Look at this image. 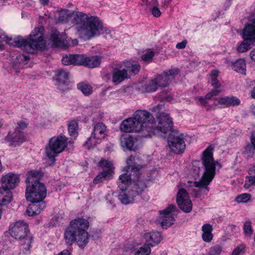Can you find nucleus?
<instances>
[{
  "instance_id": "1a4fd4ad",
  "label": "nucleus",
  "mask_w": 255,
  "mask_h": 255,
  "mask_svg": "<svg viewBox=\"0 0 255 255\" xmlns=\"http://www.w3.org/2000/svg\"><path fill=\"white\" fill-rule=\"evenodd\" d=\"M144 238L146 242H151L153 245H152L151 243H149L139 248L126 247V251L129 250L131 251L130 254H135V255H149L151 252L150 246L158 244L162 239L160 233L158 232L145 233L144 235Z\"/></svg>"
},
{
  "instance_id": "3c124183",
  "label": "nucleus",
  "mask_w": 255,
  "mask_h": 255,
  "mask_svg": "<svg viewBox=\"0 0 255 255\" xmlns=\"http://www.w3.org/2000/svg\"><path fill=\"white\" fill-rule=\"evenodd\" d=\"M127 92V88L121 89L114 92V94L116 95L117 97H122L124 96Z\"/></svg>"
},
{
  "instance_id": "4d7b16f0",
  "label": "nucleus",
  "mask_w": 255,
  "mask_h": 255,
  "mask_svg": "<svg viewBox=\"0 0 255 255\" xmlns=\"http://www.w3.org/2000/svg\"><path fill=\"white\" fill-rule=\"evenodd\" d=\"M251 185H255V183L253 182V179L250 177L248 181H246L244 184V187L246 189H248Z\"/></svg>"
},
{
  "instance_id": "6e6d98bb",
  "label": "nucleus",
  "mask_w": 255,
  "mask_h": 255,
  "mask_svg": "<svg viewBox=\"0 0 255 255\" xmlns=\"http://www.w3.org/2000/svg\"><path fill=\"white\" fill-rule=\"evenodd\" d=\"M187 44V40H184L182 42L178 43L176 45V48L178 49H182L185 48Z\"/></svg>"
},
{
  "instance_id": "393cba45",
  "label": "nucleus",
  "mask_w": 255,
  "mask_h": 255,
  "mask_svg": "<svg viewBox=\"0 0 255 255\" xmlns=\"http://www.w3.org/2000/svg\"><path fill=\"white\" fill-rule=\"evenodd\" d=\"M136 141V139L130 135L122 136L120 138L122 147L129 150H134L135 149L134 144Z\"/></svg>"
},
{
  "instance_id": "864d4df0",
  "label": "nucleus",
  "mask_w": 255,
  "mask_h": 255,
  "mask_svg": "<svg viewBox=\"0 0 255 255\" xmlns=\"http://www.w3.org/2000/svg\"><path fill=\"white\" fill-rule=\"evenodd\" d=\"M145 4L147 6V8H149L150 7H152L155 6H158V3L157 0H151L150 1H146Z\"/></svg>"
},
{
  "instance_id": "603ef678",
  "label": "nucleus",
  "mask_w": 255,
  "mask_h": 255,
  "mask_svg": "<svg viewBox=\"0 0 255 255\" xmlns=\"http://www.w3.org/2000/svg\"><path fill=\"white\" fill-rule=\"evenodd\" d=\"M211 85L214 88L221 89L222 87L221 83L217 79L211 80Z\"/></svg>"
},
{
  "instance_id": "e433bc0d",
  "label": "nucleus",
  "mask_w": 255,
  "mask_h": 255,
  "mask_svg": "<svg viewBox=\"0 0 255 255\" xmlns=\"http://www.w3.org/2000/svg\"><path fill=\"white\" fill-rule=\"evenodd\" d=\"M99 165L102 168H105L103 171H109V175H111L112 173L113 172V165L111 162L103 160L99 162Z\"/></svg>"
},
{
  "instance_id": "79ce46f5",
  "label": "nucleus",
  "mask_w": 255,
  "mask_h": 255,
  "mask_svg": "<svg viewBox=\"0 0 255 255\" xmlns=\"http://www.w3.org/2000/svg\"><path fill=\"white\" fill-rule=\"evenodd\" d=\"M223 90L221 89L214 88L212 91L207 93L206 95V99H211L212 97L218 96L222 93Z\"/></svg>"
},
{
  "instance_id": "7c9ffc66",
  "label": "nucleus",
  "mask_w": 255,
  "mask_h": 255,
  "mask_svg": "<svg viewBox=\"0 0 255 255\" xmlns=\"http://www.w3.org/2000/svg\"><path fill=\"white\" fill-rule=\"evenodd\" d=\"M254 43L249 40H244L238 46L237 51L239 53L246 52L250 49L254 45Z\"/></svg>"
},
{
  "instance_id": "f03ea898",
  "label": "nucleus",
  "mask_w": 255,
  "mask_h": 255,
  "mask_svg": "<svg viewBox=\"0 0 255 255\" xmlns=\"http://www.w3.org/2000/svg\"><path fill=\"white\" fill-rule=\"evenodd\" d=\"M214 147L212 145L209 146L202 153V161H195L193 163L191 172L195 179L199 177L201 171L204 172L201 179L199 181L193 183V186L198 188H204L208 191V185L211 182L215 174V166L219 164L213 159V150Z\"/></svg>"
},
{
  "instance_id": "9d476101",
  "label": "nucleus",
  "mask_w": 255,
  "mask_h": 255,
  "mask_svg": "<svg viewBox=\"0 0 255 255\" xmlns=\"http://www.w3.org/2000/svg\"><path fill=\"white\" fill-rule=\"evenodd\" d=\"M67 145V138L65 136L53 137L50 139L48 146L46 148V154L52 163L54 162L55 157L63 151Z\"/></svg>"
},
{
  "instance_id": "5701e85b",
  "label": "nucleus",
  "mask_w": 255,
  "mask_h": 255,
  "mask_svg": "<svg viewBox=\"0 0 255 255\" xmlns=\"http://www.w3.org/2000/svg\"><path fill=\"white\" fill-rule=\"evenodd\" d=\"M129 78H130V75L128 73V69L125 68L114 69L112 80L115 84H119L125 79Z\"/></svg>"
},
{
  "instance_id": "ddd939ff",
  "label": "nucleus",
  "mask_w": 255,
  "mask_h": 255,
  "mask_svg": "<svg viewBox=\"0 0 255 255\" xmlns=\"http://www.w3.org/2000/svg\"><path fill=\"white\" fill-rule=\"evenodd\" d=\"M157 119L158 125L157 127L154 125L153 135L159 134L160 133H166L172 129L173 122L168 114L159 112L157 115Z\"/></svg>"
},
{
  "instance_id": "5fc2aeb1",
  "label": "nucleus",
  "mask_w": 255,
  "mask_h": 255,
  "mask_svg": "<svg viewBox=\"0 0 255 255\" xmlns=\"http://www.w3.org/2000/svg\"><path fill=\"white\" fill-rule=\"evenodd\" d=\"M249 173L250 175V177L253 179V182L255 185V165L252 166L249 169Z\"/></svg>"
},
{
  "instance_id": "a211bd4d",
  "label": "nucleus",
  "mask_w": 255,
  "mask_h": 255,
  "mask_svg": "<svg viewBox=\"0 0 255 255\" xmlns=\"http://www.w3.org/2000/svg\"><path fill=\"white\" fill-rule=\"evenodd\" d=\"M244 40L255 43V17L251 18L249 22L246 24L242 31Z\"/></svg>"
},
{
  "instance_id": "f704fd0d",
  "label": "nucleus",
  "mask_w": 255,
  "mask_h": 255,
  "mask_svg": "<svg viewBox=\"0 0 255 255\" xmlns=\"http://www.w3.org/2000/svg\"><path fill=\"white\" fill-rule=\"evenodd\" d=\"M102 140H98L95 138L93 134L88 138L84 146L88 149H91L95 147L97 144L100 143Z\"/></svg>"
},
{
  "instance_id": "69168bd1",
  "label": "nucleus",
  "mask_w": 255,
  "mask_h": 255,
  "mask_svg": "<svg viewBox=\"0 0 255 255\" xmlns=\"http://www.w3.org/2000/svg\"><path fill=\"white\" fill-rule=\"evenodd\" d=\"M251 140L253 145L255 146V133L253 134Z\"/></svg>"
},
{
  "instance_id": "20e7f679",
  "label": "nucleus",
  "mask_w": 255,
  "mask_h": 255,
  "mask_svg": "<svg viewBox=\"0 0 255 255\" xmlns=\"http://www.w3.org/2000/svg\"><path fill=\"white\" fill-rule=\"evenodd\" d=\"M43 28L42 27L35 28L29 35L30 40L21 37L16 38H8L4 33L0 29V48H2L1 42L6 41V43L14 47H20L28 53H34L35 50H43L46 46L43 39Z\"/></svg>"
},
{
  "instance_id": "09e8293b",
  "label": "nucleus",
  "mask_w": 255,
  "mask_h": 255,
  "mask_svg": "<svg viewBox=\"0 0 255 255\" xmlns=\"http://www.w3.org/2000/svg\"><path fill=\"white\" fill-rule=\"evenodd\" d=\"M154 55V53L152 51L147 52L141 56V59L144 61H150Z\"/></svg>"
},
{
  "instance_id": "4be33fe9",
  "label": "nucleus",
  "mask_w": 255,
  "mask_h": 255,
  "mask_svg": "<svg viewBox=\"0 0 255 255\" xmlns=\"http://www.w3.org/2000/svg\"><path fill=\"white\" fill-rule=\"evenodd\" d=\"M54 80L56 82V85L61 88L63 86L67 85L68 83V73L63 69H59L56 71Z\"/></svg>"
},
{
  "instance_id": "a18cd8bd",
  "label": "nucleus",
  "mask_w": 255,
  "mask_h": 255,
  "mask_svg": "<svg viewBox=\"0 0 255 255\" xmlns=\"http://www.w3.org/2000/svg\"><path fill=\"white\" fill-rule=\"evenodd\" d=\"M62 63L65 65L74 64L73 55H65L62 58Z\"/></svg>"
},
{
  "instance_id": "a878e982",
  "label": "nucleus",
  "mask_w": 255,
  "mask_h": 255,
  "mask_svg": "<svg viewBox=\"0 0 255 255\" xmlns=\"http://www.w3.org/2000/svg\"><path fill=\"white\" fill-rule=\"evenodd\" d=\"M27 177L25 180L26 184L33 183L39 181L43 176V173L40 170H31L27 173Z\"/></svg>"
},
{
  "instance_id": "c9c22d12",
  "label": "nucleus",
  "mask_w": 255,
  "mask_h": 255,
  "mask_svg": "<svg viewBox=\"0 0 255 255\" xmlns=\"http://www.w3.org/2000/svg\"><path fill=\"white\" fill-rule=\"evenodd\" d=\"M74 64L85 66L86 56L83 54H73Z\"/></svg>"
},
{
  "instance_id": "6ab92c4d",
  "label": "nucleus",
  "mask_w": 255,
  "mask_h": 255,
  "mask_svg": "<svg viewBox=\"0 0 255 255\" xmlns=\"http://www.w3.org/2000/svg\"><path fill=\"white\" fill-rule=\"evenodd\" d=\"M66 36L63 33H60L56 29H52L50 39L53 46L56 47L65 48L67 45L65 42Z\"/></svg>"
},
{
  "instance_id": "473e14b6",
  "label": "nucleus",
  "mask_w": 255,
  "mask_h": 255,
  "mask_svg": "<svg viewBox=\"0 0 255 255\" xmlns=\"http://www.w3.org/2000/svg\"><path fill=\"white\" fill-rule=\"evenodd\" d=\"M140 69V66L139 64L137 63H131L130 62H128L126 64V69H128V73L129 74L130 77L132 74H137L139 72Z\"/></svg>"
},
{
  "instance_id": "2f4dec72",
  "label": "nucleus",
  "mask_w": 255,
  "mask_h": 255,
  "mask_svg": "<svg viewBox=\"0 0 255 255\" xmlns=\"http://www.w3.org/2000/svg\"><path fill=\"white\" fill-rule=\"evenodd\" d=\"M77 88L84 95L89 96L93 92V88L87 83L82 82L77 85Z\"/></svg>"
},
{
  "instance_id": "052dcab7",
  "label": "nucleus",
  "mask_w": 255,
  "mask_h": 255,
  "mask_svg": "<svg viewBox=\"0 0 255 255\" xmlns=\"http://www.w3.org/2000/svg\"><path fill=\"white\" fill-rule=\"evenodd\" d=\"M202 188H199V190H194L193 191V193L192 194V196H194L195 198H198L199 197L200 195L201 192V189Z\"/></svg>"
},
{
  "instance_id": "de8ad7c7",
  "label": "nucleus",
  "mask_w": 255,
  "mask_h": 255,
  "mask_svg": "<svg viewBox=\"0 0 255 255\" xmlns=\"http://www.w3.org/2000/svg\"><path fill=\"white\" fill-rule=\"evenodd\" d=\"M255 150V146L252 143L251 144H248L246 145L244 152L245 154H248L249 156H250V155H252L253 154Z\"/></svg>"
},
{
  "instance_id": "7ed1b4c3",
  "label": "nucleus",
  "mask_w": 255,
  "mask_h": 255,
  "mask_svg": "<svg viewBox=\"0 0 255 255\" xmlns=\"http://www.w3.org/2000/svg\"><path fill=\"white\" fill-rule=\"evenodd\" d=\"M155 119L149 112L144 110H137L132 117L124 120L120 125V129L126 132L134 131L142 132L144 137L153 135Z\"/></svg>"
},
{
  "instance_id": "774afa93",
  "label": "nucleus",
  "mask_w": 255,
  "mask_h": 255,
  "mask_svg": "<svg viewBox=\"0 0 255 255\" xmlns=\"http://www.w3.org/2000/svg\"><path fill=\"white\" fill-rule=\"evenodd\" d=\"M41 3L43 5L47 4L48 3L49 0H40Z\"/></svg>"
},
{
  "instance_id": "f3484780",
  "label": "nucleus",
  "mask_w": 255,
  "mask_h": 255,
  "mask_svg": "<svg viewBox=\"0 0 255 255\" xmlns=\"http://www.w3.org/2000/svg\"><path fill=\"white\" fill-rule=\"evenodd\" d=\"M179 70L178 69H171L164 71L155 79L159 87H165L175 78V76L179 74Z\"/></svg>"
},
{
  "instance_id": "39448f33",
  "label": "nucleus",
  "mask_w": 255,
  "mask_h": 255,
  "mask_svg": "<svg viewBox=\"0 0 255 255\" xmlns=\"http://www.w3.org/2000/svg\"><path fill=\"white\" fill-rule=\"evenodd\" d=\"M89 227L88 220L77 218L70 222L69 227L64 232V239L67 244L72 245L76 242L80 247L89 242V235L87 231Z\"/></svg>"
},
{
  "instance_id": "2eb2a0df",
  "label": "nucleus",
  "mask_w": 255,
  "mask_h": 255,
  "mask_svg": "<svg viewBox=\"0 0 255 255\" xmlns=\"http://www.w3.org/2000/svg\"><path fill=\"white\" fill-rule=\"evenodd\" d=\"M175 209L176 206L171 204L164 210L160 211V216L159 218V221L163 228L167 229L174 224L175 217L171 214V212L174 211Z\"/></svg>"
},
{
  "instance_id": "338daca9",
  "label": "nucleus",
  "mask_w": 255,
  "mask_h": 255,
  "mask_svg": "<svg viewBox=\"0 0 255 255\" xmlns=\"http://www.w3.org/2000/svg\"><path fill=\"white\" fill-rule=\"evenodd\" d=\"M252 98L255 99V87L251 91Z\"/></svg>"
},
{
  "instance_id": "6e6552de",
  "label": "nucleus",
  "mask_w": 255,
  "mask_h": 255,
  "mask_svg": "<svg viewBox=\"0 0 255 255\" xmlns=\"http://www.w3.org/2000/svg\"><path fill=\"white\" fill-rule=\"evenodd\" d=\"M19 181V177L15 174L8 173L2 176V187L0 188V204L7 205L11 202L12 195L10 190L18 185Z\"/></svg>"
},
{
  "instance_id": "ea45409f",
  "label": "nucleus",
  "mask_w": 255,
  "mask_h": 255,
  "mask_svg": "<svg viewBox=\"0 0 255 255\" xmlns=\"http://www.w3.org/2000/svg\"><path fill=\"white\" fill-rule=\"evenodd\" d=\"M110 176L109 171H103L99 174L94 179L93 182L95 184H98L102 181L103 179H105L107 177Z\"/></svg>"
},
{
  "instance_id": "cd10ccee",
  "label": "nucleus",
  "mask_w": 255,
  "mask_h": 255,
  "mask_svg": "<svg viewBox=\"0 0 255 255\" xmlns=\"http://www.w3.org/2000/svg\"><path fill=\"white\" fill-rule=\"evenodd\" d=\"M232 67L234 71L243 74H246V63L245 60L242 59L237 60L232 64Z\"/></svg>"
},
{
  "instance_id": "0eeeda50",
  "label": "nucleus",
  "mask_w": 255,
  "mask_h": 255,
  "mask_svg": "<svg viewBox=\"0 0 255 255\" xmlns=\"http://www.w3.org/2000/svg\"><path fill=\"white\" fill-rule=\"evenodd\" d=\"M134 161L135 158L133 155H130L127 160V165L126 167L127 173L120 176L118 182L120 190L127 188L131 180H136V182L140 181V175L143 166L137 164Z\"/></svg>"
},
{
  "instance_id": "8fccbe9b",
  "label": "nucleus",
  "mask_w": 255,
  "mask_h": 255,
  "mask_svg": "<svg viewBox=\"0 0 255 255\" xmlns=\"http://www.w3.org/2000/svg\"><path fill=\"white\" fill-rule=\"evenodd\" d=\"M149 9L151 11L152 15L155 17H159L161 15V12L157 6L150 7Z\"/></svg>"
},
{
  "instance_id": "e2e57ef3",
  "label": "nucleus",
  "mask_w": 255,
  "mask_h": 255,
  "mask_svg": "<svg viewBox=\"0 0 255 255\" xmlns=\"http://www.w3.org/2000/svg\"><path fill=\"white\" fill-rule=\"evenodd\" d=\"M18 126H19V127L18 128H20L21 129H23L26 127L27 125L24 122H20L18 123Z\"/></svg>"
},
{
  "instance_id": "49530a36",
  "label": "nucleus",
  "mask_w": 255,
  "mask_h": 255,
  "mask_svg": "<svg viewBox=\"0 0 255 255\" xmlns=\"http://www.w3.org/2000/svg\"><path fill=\"white\" fill-rule=\"evenodd\" d=\"M245 247L243 245H240L236 247L233 251L232 255H239L240 254H244Z\"/></svg>"
},
{
  "instance_id": "c85d7f7f",
  "label": "nucleus",
  "mask_w": 255,
  "mask_h": 255,
  "mask_svg": "<svg viewBox=\"0 0 255 255\" xmlns=\"http://www.w3.org/2000/svg\"><path fill=\"white\" fill-rule=\"evenodd\" d=\"M85 66L90 68L98 67L101 62V58L98 56H86Z\"/></svg>"
},
{
  "instance_id": "aec40b11",
  "label": "nucleus",
  "mask_w": 255,
  "mask_h": 255,
  "mask_svg": "<svg viewBox=\"0 0 255 255\" xmlns=\"http://www.w3.org/2000/svg\"><path fill=\"white\" fill-rule=\"evenodd\" d=\"M92 134L96 139L102 140L107 135L106 126L102 123H97L94 126Z\"/></svg>"
},
{
  "instance_id": "680f3d73",
  "label": "nucleus",
  "mask_w": 255,
  "mask_h": 255,
  "mask_svg": "<svg viewBox=\"0 0 255 255\" xmlns=\"http://www.w3.org/2000/svg\"><path fill=\"white\" fill-rule=\"evenodd\" d=\"M70 250H64L63 251L59 253L57 255H70L71 254Z\"/></svg>"
},
{
  "instance_id": "c756f323",
  "label": "nucleus",
  "mask_w": 255,
  "mask_h": 255,
  "mask_svg": "<svg viewBox=\"0 0 255 255\" xmlns=\"http://www.w3.org/2000/svg\"><path fill=\"white\" fill-rule=\"evenodd\" d=\"M25 140V137L23 133L20 131L18 128H16L11 135V140L13 142H22Z\"/></svg>"
},
{
  "instance_id": "f257e3e1",
  "label": "nucleus",
  "mask_w": 255,
  "mask_h": 255,
  "mask_svg": "<svg viewBox=\"0 0 255 255\" xmlns=\"http://www.w3.org/2000/svg\"><path fill=\"white\" fill-rule=\"evenodd\" d=\"M70 16L73 17L79 34L82 37L90 39L100 34L110 33V30L104 27L100 19L96 16L89 15L79 11L63 9L59 11L58 20L65 22Z\"/></svg>"
},
{
  "instance_id": "dca6fc26",
  "label": "nucleus",
  "mask_w": 255,
  "mask_h": 255,
  "mask_svg": "<svg viewBox=\"0 0 255 255\" xmlns=\"http://www.w3.org/2000/svg\"><path fill=\"white\" fill-rule=\"evenodd\" d=\"M176 202L179 207L186 213L190 212L192 209V204L189 199L188 193L183 188L180 189L177 194Z\"/></svg>"
},
{
  "instance_id": "423d86ee",
  "label": "nucleus",
  "mask_w": 255,
  "mask_h": 255,
  "mask_svg": "<svg viewBox=\"0 0 255 255\" xmlns=\"http://www.w3.org/2000/svg\"><path fill=\"white\" fill-rule=\"evenodd\" d=\"M9 234L11 237L22 242L20 250H22V253L20 252V254L30 253L29 249L33 236L31 235L28 225L26 223L18 221L11 225L9 227Z\"/></svg>"
},
{
  "instance_id": "58836bf2",
  "label": "nucleus",
  "mask_w": 255,
  "mask_h": 255,
  "mask_svg": "<svg viewBox=\"0 0 255 255\" xmlns=\"http://www.w3.org/2000/svg\"><path fill=\"white\" fill-rule=\"evenodd\" d=\"M68 128L71 136H76L77 134L78 124L75 121H72L69 124Z\"/></svg>"
},
{
  "instance_id": "a19ab883",
  "label": "nucleus",
  "mask_w": 255,
  "mask_h": 255,
  "mask_svg": "<svg viewBox=\"0 0 255 255\" xmlns=\"http://www.w3.org/2000/svg\"><path fill=\"white\" fill-rule=\"evenodd\" d=\"M251 198V195L248 193L242 194L238 196L235 199L237 202H247Z\"/></svg>"
},
{
  "instance_id": "0e129e2a",
  "label": "nucleus",
  "mask_w": 255,
  "mask_h": 255,
  "mask_svg": "<svg viewBox=\"0 0 255 255\" xmlns=\"http://www.w3.org/2000/svg\"><path fill=\"white\" fill-rule=\"evenodd\" d=\"M250 57L253 61H255V49L252 50L250 53Z\"/></svg>"
},
{
  "instance_id": "13d9d810",
  "label": "nucleus",
  "mask_w": 255,
  "mask_h": 255,
  "mask_svg": "<svg viewBox=\"0 0 255 255\" xmlns=\"http://www.w3.org/2000/svg\"><path fill=\"white\" fill-rule=\"evenodd\" d=\"M219 72L218 70H212L210 74V76L211 78V80L213 79H217V77L219 76Z\"/></svg>"
},
{
  "instance_id": "4c0bfd02",
  "label": "nucleus",
  "mask_w": 255,
  "mask_h": 255,
  "mask_svg": "<svg viewBox=\"0 0 255 255\" xmlns=\"http://www.w3.org/2000/svg\"><path fill=\"white\" fill-rule=\"evenodd\" d=\"M30 57L28 55L24 54H18L13 61V66H17L18 65L21 64L22 63L29 60Z\"/></svg>"
},
{
  "instance_id": "b1692460",
  "label": "nucleus",
  "mask_w": 255,
  "mask_h": 255,
  "mask_svg": "<svg viewBox=\"0 0 255 255\" xmlns=\"http://www.w3.org/2000/svg\"><path fill=\"white\" fill-rule=\"evenodd\" d=\"M219 105L225 106L227 107L236 106L240 104V100L234 96H226L216 98Z\"/></svg>"
},
{
  "instance_id": "9b49d317",
  "label": "nucleus",
  "mask_w": 255,
  "mask_h": 255,
  "mask_svg": "<svg viewBox=\"0 0 255 255\" xmlns=\"http://www.w3.org/2000/svg\"><path fill=\"white\" fill-rule=\"evenodd\" d=\"M46 189L44 184L39 181L27 184L25 197L28 201H43L46 196Z\"/></svg>"
},
{
  "instance_id": "c03bdc74",
  "label": "nucleus",
  "mask_w": 255,
  "mask_h": 255,
  "mask_svg": "<svg viewBox=\"0 0 255 255\" xmlns=\"http://www.w3.org/2000/svg\"><path fill=\"white\" fill-rule=\"evenodd\" d=\"M223 252L222 247L219 245H215L211 248L210 250V255H219Z\"/></svg>"
},
{
  "instance_id": "f8f14e48",
  "label": "nucleus",
  "mask_w": 255,
  "mask_h": 255,
  "mask_svg": "<svg viewBox=\"0 0 255 255\" xmlns=\"http://www.w3.org/2000/svg\"><path fill=\"white\" fill-rule=\"evenodd\" d=\"M145 187L146 185L143 181H138L132 185L128 191L127 190V188L121 190V192L119 195V199L124 204L132 203L134 197L140 195Z\"/></svg>"
},
{
  "instance_id": "bf43d9fd",
  "label": "nucleus",
  "mask_w": 255,
  "mask_h": 255,
  "mask_svg": "<svg viewBox=\"0 0 255 255\" xmlns=\"http://www.w3.org/2000/svg\"><path fill=\"white\" fill-rule=\"evenodd\" d=\"M207 99H206V97L205 98L200 97L198 98V100L200 102V103L202 105L206 106L208 104V102L206 101Z\"/></svg>"
},
{
  "instance_id": "bb28decb",
  "label": "nucleus",
  "mask_w": 255,
  "mask_h": 255,
  "mask_svg": "<svg viewBox=\"0 0 255 255\" xmlns=\"http://www.w3.org/2000/svg\"><path fill=\"white\" fill-rule=\"evenodd\" d=\"M202 231L203 232L202 237L203 241L207 243L210 242L213 238L212 233L213 231L212 226L209 224H204L202 227Z\"/></svg>"
},
{
  "instance_id": "72a5a7b5",
  "label": "nucleus",
  "mask_w": 255,
  "mask_h": 255,
  "mask_svg": "<svg viewBox=\"0 0 255 255\" xmlns=\"http://www.w3.org/2000/svg\"><path fill=\"white\" fill-rule=\"evenodd\" d=\"M159 87L158 83L155 78L149 81L144 85L145 90L147 92H155Z\"/></svg>"
},
{
  "instance_id": "4468645a",
  "label": "nucleus",
  "mask_w": 255,
  "mask_h": 255,
  "mask_svg": "<svg viewBox=\"0 0 255 255\" xmlns=\"http://www.w3.org/2000/svg\"><path fill=\"white\" fill-rule=\"evenodd\" d=\"M168 145L173 152L176 154L182 153L186 147L183 135L177 131H172L168 137Z\"/></svg>"
},
{
  "instance_id": "37998d69",
  "label": "nucleus",
  "mask_w": 255,
  "mask_h": 255,
  "mask_svg": "<svg viewBox=\"0 0 255 255\" xmlns=\"http://www.w3.org/2000/svg\"><path fill=\"white\" fill-rule=\"evenodd\" d=\"M244 230L246 236H251L253 234V230L250 221H247L244 223Z\"/></svg>"
},
{
  "instance_id": "412c9836",
  "label": "nucleus",
  "mask_w": 255,
  "mask_h": 255,
  "mask_svg": "<svg viewBox=\"0 0 255 255\" xmlns=\"http://www.w3.org/2000/svg\"><path fill=\"white\" fill-rule=\"evenodd\" d=\"M26 210V214L28 216H34L40 213L41 211L45 207V204L42 201H30Z\"/></svg>"
}]
</instances>
